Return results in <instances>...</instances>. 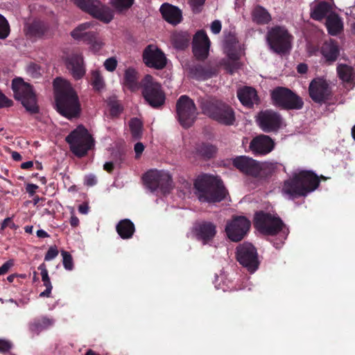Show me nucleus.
<instances>
[{
    "instance_id": "nucleus-1",
    "label": "nucleus",
    "mask_w": 355,
    "mask_h": 355,
    "mask_svg": "<svg viewBox=\"0 0 355 355\" xmlns=\"http://www.w3.org/2000/svg\"><path fill=\"white\" fill-rule=\"evenodd\" d=\"M57 111L68 119L78 118L81 105L78 96L69 83L60 78L53 81Z\"/></svg>"
},
{
    "instance_id": "nucleus-2",
    "label": "nucleus",
    "mask_w": 355,
    "mask_h": 355,
    "mask_svg": "<svg viewBox=\"0 0 355 355\" xmlns=\"http://www.w3.org/2000/svg\"><path fill=\"white\" fill-rule=\"evenodd\" d=\"M326 179L323 175L319 178L311 171H301L284 181L282 191L291 199L305 197L318 189L320 180Z\"/></svg>"
},
{
    "instance_id": "nucleus-3",
    "label": "nucleus",
    "mask_w": 355,
    "mask_h": 355,
    "mask_svg": "<svg viewBox=\"0 0 355 355\" xmlns=\"http://www.w3.org/2000/svg\"><path fill=\"white\" fill-rule=\"evenodd\" d=\"M196 194L202 202L216 203L223 200L227 191L222 180L208 174H203L194 182Z\"/></svg>"
},
{
    "instance_id": "nucleus-4",
    "label": "nucleus",
    "mask_w": 355,
    "mask_h": 355,
    "mask_svg": "<svg viewBox=\"0 0 355 355\" xmlns=\"http://www.w3.org/2000/svg\"><path fill=\"white\" fill-rule=\"evenodd\" d=\"M200 107L205 115L221 125L229 126L235 122L233 108L222 101L216 98L202 99Z\"/></svg>"
},
{
    "instance_id": "nucleus-5",
    "label": "nucleus",
    "mask_w": 355,
    "mask_h": 355,
    "mask_svg": "<svg viewBox=\"0 0 355 355\" xmlns=\"http://www.w3.org/2000/svg\"><path fill=\"white\" fill-rule=\"evenodd\" d=\"M12 89L15 98L21 102L28 113L35 114L40 112L37 96L32 85L21 78H16L12 81Z\"/></svg>"
},
{
    "instance_id": "nucleus-6",
    "label": "nucleus",
    "mask_w": 355,
    "mask_h": 355,
    "mask_svg": "<svg viewBox=\"0 0 355 355\" xmlns=\"http://www.w3.org/2000/svg\"><path fill=\"white\" fill-rule=\"evenodd\" d=\"M70 150L78 157L85 156L94 146V140L83 125H78L65 138Z\"/></svg>"
},
{
    "instance_id": "nucleus-7",
    "label": "nucleus",
    "mask_w": 355,
    "mask_h": 355,
    "mask_svg": "<svg viewBox=\"0 0 355 355\" xmlns=\"http://www.w3.org/2000/svg\"><path fill=\"white\" fill-rule=\"evenodd\" d=\"M141 94L144 100L153 108L162 107L166 101V95L160 83L149 74L146 75L140 83Z\"/></svg>"
},
{
    "instance_id": "nucleus-8",
    "label": "nucleus",
    "mask_w": 355,
    "mask_h": 355,
    "mask_svg": "<svg viewBox=\"0 0 355 355\" xmlns=\"http://www.w3.org/2000/svg\"><path fill=\"white\" fill-rule=\"evenodd\" d=\"M293 36L286 27L275 26L266 34V42L270 49L277 54H286L292 48Z\"/></svg>"
},
{
    "instance_id": "nucleus-9",
    "label": "nucleus",
    "mask_w": 355,
    "mask_h": 355,
    "mask_svg": "<svg viewBox=\"0 0 355 355\" xmlns=\"http://www.w3.org/2000/svg\"><path fill=\"white\" fill-rule=\"evenodd\" d=\"M270 97L272 104L282 110H297L304 106L302 98L287 87H275L271 91Z\"/></svg>"
},
{
    "instance_id": "nucleus-10",
    "label": "nucleus",
    "mask_w": 355,
    "mask_h": 355,
    "mask_svg": "<svg viewBox=\"0 0 355 355\" xmlns=\"http://www.w3.org/2000/svg\"><path fill=\"white\" fill-rule=\"evenodd\" d=\"M309 95L311 100L319 105L330 104L334 93L329 82L324 77L313 78L309 85Z\"/></svg>"
},
{
    "instance_id": "nucleus-11",
    "label": "nucleus",
    "mask_w": 355,
    "mask_h": 355,
    "mask_svg": "<svg viewBox=\"0 0 355 355\" xmlns=\"http://www.w3.org/2000/svg\"><path fill=\"white\" fill-rule=\"evenodd\" d=\"M74 3L83 11L93 17L108 24L114 18V11L99 0H73Z\"/></svg>"
},
{
    "instance_id": "nucleus-12",
    "label": "nucleus",
    "mask_w": 355,
    "mask_h": 355,
    "mask_svg": "<svg viewBox=\"0 0 355 355\" xmlns=\"http://www.w3.org/2000/svg\"><path fill=\"white\" fill-rule=\"evenodd\" d=\"M143 181L152 192L159 189L166 194L173 189L172 177L164 171L150 170L144 174Z\"/></svg>"
},
{
    "instance_id": "nucleus-13",
    "label": "nucleus",
    "mask_w": 355,
    "mask_h": 355,
    "mask_svg": "<svg viewBox=\"0 0 355 355\" xmlns=\"http://www.w3.org/2000/svg\"><path fill=\"white\" fill-rule=\"evenodd\" d=\"M254 226L263 234L274 236L282 230L284 223L280 218L259 211L254 214Z\"/></svg>"
},
{
    "instance_id": "nucleus-14",
    "label": "nucleus",
    "mask_w": 355,
    "mask_h": 355,
    "mask_svg": "<svg viewBox=\"0 0 355 355\" xmlns=\"http://www.w3.org/2000/svg\"><path fill=\"white\" fill-rule=\"evenodd\" d=\"M178 121L184 128L191 127L197 118V108L194 101L187 95H182L176 102Z\"/></svg>"
},
{
    "instance_id": "nucleus-15",
    "label": "nucleus",
    "mask_w": 355,
    "mask_h": 355,
    "mask_svg": "<svg viewBox=\"0 0 355 355\" xmlns=\"http://www.w3.org/2000/svg\"><path fill=\"white\" fill-rule=\"evenodd\" d=\"M236 259L250 272H254L259 268V261L257 249L250 243H243L236 247Z\"/></svg>"
},
{
    "instance_id": "nucleus-16",
    "label": "nucleus",
    "mask_w": 355,
    "mask_h": 355,
    "mask_svg": "<svg viewBox=\"0 0 355 355\" xmlns=\"http://www.w3.org/2000/svg\"><path fill=\"white\" fill-rule=\"evenodd\" d=\"M250 226L251 223L245 216H235L227 222L225 232L230 240L239 242L249 232Z\"/></svg>"
},
{
    "instance_id": "nucleus-17",
    "label": "nucleus",
    "mask_w": 355,
    "mask_h": 355,
    "mask_svg": "<svg viewBox=\"0 0 355 355\" xmlns=\"http://www.w3.org/2000/svg\"><path fill=\"white\" fill-rule=\"evenodd\" d=\"M256 121L259 128L267 133L277 132L283 123L282 115L270 109L259 112Z\"/></svg>"
},
{
    "instance_id": "nucleus-18",
    "label": "nucleus",
    "mask_w": 355,
    "mask_h": 355,
    "mask_svg": "<svg viewBox=\"0 0 355 355\" xmlns=\"http://www.w3.org/2000/svg\"><path fill=\"white\" fill-rule=\"evenodd\" d=\"M142 59L146 66L157 70L164 69L167 64L165 54L154 44H148L144 49Z\"/></svg>"
},
{
    "instance_id": "nucleus-19",
    "label": "nucleus",
    "mask_w": 355,
    "mask_h": 355,
    "mask_svg": "<svg viewBox=\"0 0 355 355\" xmlns=\"http://www.w3.org/2000/svg\"><path fill=\"white\" fill-rule=\"evenodd\" d=\"M90 23H84L79 25L71 31V35L75 40H81L90 44L92 50L97 52L101 49L103 43L98 39L96 32L86 31L90 27Z\"/></svg>"
},
{
    "instance_id": "nucleus-20",
    "label": "nucleus",
    "mask_w": 355,
    "mask_h": 355,
    "mask_svg": "<svg viewBox=\"0 0 355 355\" xmlns=\"http://www.w3.org/2000/svg\"><path fill=\"white\" fill-rule=\"evenodd\" d=\"M232 164L242 173L254 178L258 177L261 171V163L245 155L236 157Z\"/></svg>"
},
{
    "instance_id": "nucleus-21",
    "label": "nucleus",
    "mask_w": 355,
    "mask_h": 355,
    "mask_svg": "<svg viewBox=\"0 0 355 355\" xmlns=\"http://www.w3.org/2000/svg\"><path fill=\"white\" fill-rule=\"evenodd\" d=\"M210 40L204 30L198 31L193 36L192 51L198 60L203 61L209 55Z\"/></svg>"
},
{
    "instance_id": "nucleus-22",
    "label": "nucleus",
    "mask_w": 355,
    "mask_h": 355,
    "mask_svg": "<svg viewBox=\"0 0 355 355\" xmlns=\"http://www.w3.org/2000/svg\"><path fill=\"white\" fill-rule=\"evenodd\" d=\"M275 145V141L270 137L260 135L251 140L249 148L255 155H266L274 149Z\"/></svg>"
},
{
    "instance_id": "nucleus-23",
    "label": "nucleus",
    "mask_w": 355,
    "mask_h": 355,
    "mask_svg": "<svg viewBox=\"0 0 355 355\" xmlns=\"http://www.w3.org/2000/svg\"><path fill=\"white\" fill-rule=\"evenodd\" d=\"M194 230L197 239L202 241L203 244L211 241L216 234V226L208 221L196 223Z\"/></svg>"
},
{
    "instance_id": "nucleus-24",
    "label": "nucleus",
    "mask_w": 355,
    "mask_h": 355,
    "mask_svg": "<svg viewBox=\"0 0 355 355\" xmlns=\"http://www.w3.org/2000/svg\"><path fill=\"white\" fill-rule=\"evenodd\" d=\"M159 10L162 17L171 24L177 25L182 20V12L177 6L164 3L161 6Z\"/></svg>"
},
{
    "instance_id": "nucleus-25",
    "label": "nucleus",
    "mask_w": 355,
    "mask_h": 355,
    "mask_svg": "<svg viewBox=\"0 0 355 355\" xmlns=\"http://www.w3.org/2000/svg\"><path fill=\"white\" fill-rule=\"evenodd\" d=\"M320 53L327 63L332 64L337 60L340 55L338 42L334 40L325 41L320 48Z\"/></svg>"
},
{
    "instance_id": "nucleus-26",
    "label": "nucleus",
    "mask_w": 355,
    "mask_h": 355,
    "mask_svg": "<svg viewBox=\"0 0 355 355\" xmlns=\"http://www.w3.org/2000/svg\"><path fill=\"white\" fill-rule=\"evenodd\" d=\"M66 66L73 77L76 80L80 79L85 73L83 58L80 55L73 54L67 58Z\"/></svg>"
},
{
    "instance_id": "nucleus-27",
    "label": "nucleus",
    "mask_w": 355,
    "mask_h": 355,
    "mask_svg": "<svg viewBox=\"0 0 355 355\" xmlns=\"http://www.w3.org/2000/svg\"><path fill=\"white\" fill-rule=\"evenodd\" d=\"M49 30L48 23L40 19H35L31 23L26 24L24 27L26 35L29 37L41 38Z\"/></svg>"
},
{
    "instance_id": "nucleus-28",
    "label": "nucleus",
    "mask_w": 355,
    "mask_h": 355,
    "mask_svg": "<svg viewBox=\"0 0 355 355\" xmlns=\"http://www.w3.org/2000/svg\"><path fill=\"white\" fill-rule=\"evenodd\" d=\"M237 97L242 105L248 108L259 103L257 90L252 87L245 86L238 89Z\"/></svg>"
},
{
    "instance_id": "nucleus-29",
    "label": "nucleus",
    "mask_w": 355,
    "mask_h": 355,
    "mask_svg": "<svg viewBox=\"0 0 355 355\" xmlns=\"http://www.w3.org/2000/svg\"><path fill=\"white\" fill-rule=\"evenodd\" d=\"M331 12H332L331 4L329 2L322 1L318 3L311 9L310 16L311 19L321 21L324 18L327 19Z\"/></svg>"
},
{
    "instance_id": "nucleus-30",
    "label": "nucleus",
    "mask_w": 355,
    "mask_h": 355,
    "mask_svg": "<svg viewBox=\"0 0 355 355\" xmlns=\"http://www.w3.org/2000/svg\"><path fill=\"white\" fill-rule=\"evenodd\" d=\"M325 25L328 33L333 36L338 35L343 30V23L341 18L335 12H331L327 16Z\"/></svg>"
},
{
    "instance_id": "nucleus-31",
    "label": "nucleus",
    "mask_w": 355,
    "mask_h": 355,
    "mask_svg": "<svg viewBox=\"0 0 355 355\" xmlns=\"http://www.w3.org/2000/svg\"><path fill=\"white\" fill-rule=\"evenodd\" d=\"M116 230L121 239H130L134 235L135 227L130 219L125 218L117 223Z\"/></svg>"
},
{
    "instance_id": "nucleus-32",
    "label": "nucleus",
    "mask_w": 355,
    "mask_h": 355,
    "mask_svg": "<svg viewBox=\"0 0 355 355\" xmlns=\"http://www.w3.org/2000/svg\"><path fill=\"white\" fill-rule=\"evenodd\" d=\"M191 75L197 80H207L216 75V69L197 64L190 67Z\"/></svg>"
},
{
    "instance_id": "nucleus-33",
    "label": "nucleus",
    "mask_w": 355,
    "mask_h": 355,
    "mask_svg": "<svg viewBox=\"0 0 355 355\" xmlns=\"http://www.w3.org/2000/svg\"><path fill=\"white\" fill-rule=\"evenodd\" d=\"M252 20L258 25L268 24L272 19L270 14L261 6H256L251 13Z\"/></svg>"
},
{
    "instance_id": "nucleus-34",
    "label": "nucleus",
    "mask_w": 355,
    "mask_h": 355,
    "mask_svg": "<svg viewBox=\"0 0 355 355\" xmlns=\"http://www.w3.org/2000/svg\"><path fill=\"white\" fill-rule=\"evenodd\" d=\"M138 73L132 67H128L125 70L123 76V84L131 92L139 89Z\"/></svg>"
},
{
    "instance_id": "nucleus-35",
    "label": "nucleus",
    "mask_w": 355,
    "mask_h": 355,
    "mask_svg": "<svg viewBox=\"0 0 355 355\" xmlns=\"http://www.w3.org/2000/svg\"><path fill=\"white\" fill-rule=\"evenodd\" d=\"M338 77L346 83H353L355 80L354 69L346 64H338L336 67Z\"/></svg>"
},
{
    "instance_id": "nucleus-36",
    "label": "nucleus",
    "mask_w": 355,
    "mask_h": 355,
    "mask_svg": "<svg viewBox=\"0 0 355 355\" xmlns=\"http://www.w3.org/2000/svg\"><path fill=\"white\" fill-rule=\"evenodd\" d=\"M191 40V35L187 32H178L173 34V44L177 49L184 50L188 47Z\"/></svg>"
},
{
    "instance_id": "nucleus-37",
    "label": "nucleus",
    "mask_w": 355,
    "mask_h": 355,
    "mask_svg": "<svg viewBox=\"0 0 355 355\" xmlns=\"http://www.w3.org/2000/svg\"><path fill=\"white\" fill-rule=\"evenodd\" d=\"M196 150L197 154L200 157L205 159H209L216 155L217 148L211 144L202 142L197 145Z\"/></svg>"
},
{
    "instance_id": "nucleus-38",
    "label": "nucleus",
    "mask_w": 355,
    "mask_h": 355,
    "mask_svg": "<svg viewBox=\"0 0 355 355\" xmlns=\"http://www.w3.org/2000/svg\"><path fill=\"white\" fill-rule=\"evenodd\" d=\"M107 103L110 109V114L112 117H117L122 113L123 107L116 97H110L107 101Z\"/></svg>"
},
{
    "instance_id": "nucleus-39",
    "label": "nucleus",
    "mask_w": 355,
    "mask_h": 355,
    "mask_svg": "<svg viewBox=\"0 0 355 355\" xmlns=\"http://www.w3.org/2000/svg\"><path fill=\"white\" fill-rule=\"evenodd\" d=\"M131 135L135 139H139L142 135L143 123L138 118H132L129 122Z\"/></svg>"
},
{
    "instance_id": "nucleus-40",
    "label": "nucleus",
    "mask_w": 355,
    "mask_h": 355,
    "mask_svg": "<svg viewBox=\"0 0 355 355\" xmlns=\"http://www.w3.org/2000/svg\"><path fill=\"white\" fill-rule=\"evenodd\" d=\"M135 0H110V3L118 12L128 10L133 5Z\"/></svg>"
},
{
    "instance_id": "nucleus-41",
    "label": "nucleus",
    "mask_w": 355,
    "mask_h": 355,
    "mask_svg": "<svg viewBox=\"0 0 355 355\" xmlns=\"http://www.w3.org/2000/svg\"><path fill=\"white\" fill-rule=\"evenodd\" d=\"M10 32V25L7 19L0 14V39L4 40Z\"/></svg>"
},
{
    "instance_id": "nucleus-42",
    "label": "nucleus",
    "mask_w": 355,
    "mask_h": 355,
    "mask_svg": "<svg viewBox=\"0 0 355 355\" xmlns=\"http://www.w3.org/2000/svg\"><path fill=\"white\" fill-rule=\"evenodd\" d=\"M92 85L94 89L101 90L104 87V82L101 73L97 71H93L92 73Z\"/></svg>"
},
{
    "instance_id": "nucleus-43",
    "label": "nucleus",
    "mask_w": 355,
    "mask_h": 355,
    "mask_svg": "<svg viewBox=\"0 0 355 355\" xmlns=\"http://www.w3.org/2000/svg\"><path fill=\"white\" fill-rule=\"evenodd\" d=\"M62 256V263L64 268L67 270H71L73 268V258L70 253L65 250L61 251Z\"/></svg>"
},
{
    "instance_id": "nucleus-44",
    "label": "nucleus",
    "mask_w": 355,
    "mask_h": 355,
    "mask_svg": "<svg viewBox=\"0 0 355 355\" xmlns=\"http://www.w3.org/2000/svg\"><path fill=\"white\" fill-rule=\"evenodd\" d=\"M206 0H189L188 3L194 14H199L202 12Z\"/></svg>"
},
{
    "instance_id": "nucleus-45",
    "label": "nucleus",
    "mask_w": 355,
    "mask_h": 355,
    "mask_svg": "<svg viewBox=\"0 0 355 355\" xmlns=\"http://www.w3.org/2000/svg\"><path fill=\"white\" fill-rule=\"evenodd\" d=\"M279 164L277 162H264L261 164V171H265L266 174H272L278 168Z\"/></svg>"
},
{
    "instance_id": "nucleus-46",
    "label": "nucleus",
    "mask_w": 355,
    "mask_h": 355,
    "mask_svg": "<svg viewBox=\"0 0 355 355\" xmlns=\"http://www.w3.org/2000/svg\"><path fill=\"white\" fill-rule=\"evenodd\" d=\"M118 62L114 57H111L105 60L104 67L107 71L113 72L116 67Z\"/></svg>"
},
{
    "instance_id": "nucleus-47",
    "label": "nucleus",
    "mask_w": 355,
    "mask_h": 355,
    "mask_svg": "<svg viewBox=\"0 0 355 355\" xmlns=\"http://www.w3.org/2000/svg\"><path fill=\"white\" fill-rule=\"evenodd\" d=\"M59 251L55 245L51 246L46 252L44 260L51 261L55 259L58 255Z\"/></svg>"
},
{
    "instance_id": "nucleus-48",
    "label": "nucleus",
    "mask_w": 355,
    "mask_h": 355,
    "mask_svg": "<svg viewBox=\"0 0 355 355\" xmlns=\"http://www.w3.org/2000/svg\"><path fill=\"white\" fill-rule=\"evenodd\" d=\"M44 286L46 287V289L40 294V297H50L51 294V291L53 289V286L51 284V280H47L46 282H43Z\"/></svg>"
},
{
    "instance_id": "nucleus-49",
    "label": "nucleus",
    "mask_w": 355,
    "mask_h": 355,
    "mask_svg": "<svg viewBox=\"0 0 355 355\" xmlns=\"http://www.w3.org/2000/svg\"><path fill=\"white\" fill-rule=\"evenodd\" d=\"M240 67L241 63L239 61H230L226 64V69L230 74H233Z\"/></svg>"
},
{
    "instance_id": "nucleus-50",
    "label": "nucleus",
    "mask_w": 355,
    "mask_h": 355,
    "mask_svg": "<svg viewBox=\"0 0 355 355\" xmlns=\"http://www.w3.org/2000/svg\"><path fill=\"white\" fill-rule=\"evenodd\" d=\"M12 347L10 341L4 339H0V352H8Z\"/></svg>"
},
{
    "instance_id": "nucleus-51",
    "label": "nucleus",
    "mask_w": 355,
    "mask_h": 355,
    "mask_svg": "<svg viewBox=\"0 0 355 355\" xmlns=\"http://www.w3.org/2000/svg\"><path fill=\"white\" fill-rule=\"evenodd\" d=\"M12 101L8 98L1 91H0V107H9L12 105Z\"/></svg>"
},
{
    "instance_id": "nucleus-52",
    "label": "nucleus",
    "mask_w": 355,
    "mask_h": 355,
    "mask_svg": "<svg viewBox=\"0 0 355 355\" xmlns=\"http://www.w3.org/2000/svg\"><path fill=\"white\" fill-rule=\"evenodd\" d=\"M7 227H10V229L16 230L17 225L12 221V218L8 217L5 218L1 223L0 230H4Z\"/></svg>"
},
{
    "instance_id": "nucleus-53",
    "label": "nucleus",
    "mask_w": 355,
    "mask_h": 355,
    "mask_svg": "<svg viewBox=\"0 0 355 355\" xmlns=\"http://www.w3.org/2000/svg\"><path fill=\"white\" fill-rule=\"evenodd\" d=\"M38 270L41 272V276H42V282H46L47 280H49V276L48 273V270L46 268V266L45 263H42L38 266Z\"/></svg>"
},
{
    "instance_id": "nucleus-54",
    "label": "nucleus",
    "mask_w": 355,
    "mask_h": 355,
    "mask_svg": "<svg viewBox=\"0 0 355 355\" xmlns=\"http://www.w3.org/2000/svg\"><path fill=\"white\" fill-rule=\"evenodd\" d=\"M210 28L214 34H218L222 29V24L220 21L216 19L212 21L211 24Z\"/></svg>"
},
{
    "instance_id": "nucleus-55",
    "label": "nucleus",
    "mask_w": 355,
    "mask_h": 355,
    "mask_svg": "<svg viewBox=\"0 0 355 355\" xmlns=\"http://www.w3.org/2000/svg\"><path fill=\"white\" fill-rule=\"evenodd\" d=\"M14 265L12 260H8L0 267V275H4Z\"/></svg>"
},
{
    "instance_id": "nucleus-56",
    "label": "nucleus",
    "mask_w": 355,
    "mask_h": 355,
    "mask_svg": "<svg viewBox=\"0 0 355 355\" xmlns=\"http://www.w3.org/2000/svg\"><path fill=\"white\" fill-rule=\"evenodd\" d=\"M96 178L93 175H89L85 178V184L87 186L92 187L96 184Z\"/></svg>"
},
{
    "instance_id": "nucleus-57",
    "label": "nucleus",
    "mask_w": 355,
    "mask_h": 355,
    "mask_svg": "<svg viewBox=\"0 0 355 355\" xmlns=\"http://www.w3.org/2000/svg\"><path fill=\"white\" fill-rule=\"evenodd\" d=\"M135 154H136V157H139L140 156V155L143 153L144 150V146L142 143L141 142H137L135 145Z\"/></svg>"
},
{
    "instance_id": "nucleus-58",
    "label": "nucleus",
    "mask_w": 355,
    "mask_h": 355,
    "mask_svg": "<svg viewBox=\"0 0 355 355\" xmlns=\"http://www.w3.org/2000/svg\"><path fill=\"white\" fill-rule=\"evenodd\" d=\"M227 56L231 62L239 61V55L234 50H229Z\"/></svg>"
},
{
    "instance_id": "nucleus-59",
    "label": "nucleus",
    "mask_w": 355,
    "mask_h": 355,
    "mask_svg": "<svg viewBox=\"0 0 355 355\" xmlns=\"http://www.w3.org/2000/svg\"><path fill=\"white\" fill-rule=\"evenodd\" d=\"M38 189V186L34 184H28L26 187V191L30 196H33Z\"/></svg>"
},
{
    "instance_id": "nucleus-60",
    "label": "nucleus",
    "mask_w": 355,
    "mask_h": 355,
    "mask_svg": "<svg viewBox=\"0 0 355 355\" xmlns=\"http://www.w3.org/2000/svg\"><path fill=\"white\" fill-rule=\"evenodd\" d=\"M308 71V66L305 63H300L297 67V71L300 74H304Z\"/></svg>"
},
{
    "instance_id": "nucleus-61",
    "label": "nucleus",
    "mask_w": 355,
    "mask_h": 355,
    "mask_svg": "<svg viewBox=\"0 0 355 355\" xmlns=\"http://www.w3.org/2000/svg\"><path fill=\"white\" fill-rule=\"evenodd\" d=\"M114 168V163L112 162H105L103 165V169L107 173H111Z\"/></svg>"
},
{
    "instance_id": "nucleus-62",
    "label": "nucleus",
    "mask_w": 355,
    "mask_h": 355,
    "mask_svg": "<svg viewBox=\"0 0 355 355\" xmlns=\"http://www.w3.org/2000/svg\"><path fill=\"white\" fill-rule=\"evenodd\" d=\"M37 68L38 67L35 64H31L28 67V71L30 72H32L33 73H34L35 74L33 75V76L35 78L37 77L38 74H40V73L37 71Z\"/></svg>"
},
{
    "instance_id": "nucleus-63",
    "label": "nucleus",
    "mask_w": 355,
    "mask_h": 355,
    "mask_svg": "<svg viewBox=\"0 0 355 355\" xmlns=\"http://www.w3.org/2000/svg\"><path fill=\"white\" fill-rule=\"evenodd\" d=\"M37 236L39 238H48L49 237V234L43 230H38L36 232Z\"/></svg>"
},
{
    "instance_id": "nucleus-64",
    "label": "nucleus",
    "mask_w": 355,
    "mask_h": 355,
    "mask_svg": "<svg viewBox=\"0 0 355 355\" xmlns=\"http://www.w3.org/2000/svg\"><path fill=\"white\" fill-rule=\"evenodd\" d=\"M70 225L76 227L79 225V219L76 216H72L70 218Z\"/></svg>"
}]
</instances>
